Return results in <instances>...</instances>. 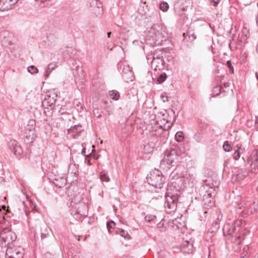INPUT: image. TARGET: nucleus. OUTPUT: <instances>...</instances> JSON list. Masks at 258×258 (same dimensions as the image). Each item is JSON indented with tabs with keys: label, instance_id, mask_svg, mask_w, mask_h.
Wrapping results in <instances>:
<instances>
[{
	"label": "nucleus",
	"instance_id": "f257e3e1",
	"mask_svg": "<svg viewBox=\"0 0 258 258\" xmlns=\"http://www.w3.org/2000/svg\"><path fill=\"white\" fill-rule=\"evenodd\" d=\"M174 173L171 175L170 184L167 189L164 204L166 213H171L176 210L177 203L180 195V190L184 186V179L181 176L175 177Z\"/></svg>",
	"mask_w": 258,
	"mask_h": 258
},
{
	"label": "nucleus",
	"instance_id": "f03ea898",
	"mask_svg": "<svg viewBox=\"0 0 258 258\" xmlns=\"http://www.w3.org/2000/svg\"><path fill=\"white\" fill-rule=\"evenodd\" d=\"M219 182L214 180L209 177L203 181V185L200 188L201 195L203 196V200H207L210 203L216 195L215 188L218 187Z\"/></svg>",
	"mask_w": 258,
	"mask_h": 258
},
{
	"label": "nucleus",
	"instance_id": "7ed1b4c3",
	"mask_svg": "<svg viewBox=\"0 0 258 258\" xmlns=\"http://www.w3.org/2000/svg\"><path fill=\"white\" fill-rule=\"evenodd\" d=\"M180 153L173 148L167 150L165 153L164 157L161 160L160 167L162 169H170L176 166L179 162V155Z\"/></svg>",
	"mask_w": 258,
	"mask_h": 258
},
{
	"label": "nucleus",
	"instance_id": "20e7f679",
	"mask_svg": "<svg viewBox=\"0 0 258 258\" xmlns=\"http://www.w3.org/2000/svg\"><path fill=\"white\" fill-rule=\"evenodd\" d=\"M148 183L157 188H161L164 183V179L161 172L158 169H154L150 172L147 176Z\"/></svg>",
	"mask_w": 258,
	"mask_h": 258
},
{
	"label": "nucleus",
	"instance_id": "39448f33",
	"mask_svg": "<svg viewBox=\"0 0 258 258\" xmlns=\"http://www.w3.org/2000/svg\"><path fill=\"white\" fill-rule=\"evenodd\" d=\"M242 160L244 161L245 165L248 166L247 167L249 172L255 174L258 173V151L254 150L247 157L245 161L244 157H242Z\"/></svg>",
	"mask_w": 258,
	"mask_h": 258
},
{
	"label": "nucleus",
	"instance_id": "423d86ee",
	"mask_svg": "<svg viewBox=\"0 0 258 258\" xmlns=\"http://www.w3.org/2000/svg\"><path fill=\"white\" fill-rule=\"evenodd\" d=\"M165 34H166L165 27L159 24H154L148 31L149 36L156 42L163 38Z\"/></svg>",
	"mask_w": 258,
	"mask_h": 258
},
{
	"label": "nucleus",
	"instance_id": "0eeeda50",
	"mask_svg": "<svg viewBox=\"0 0 258 258\" xmlns=\"http://www.w3.org/2000/svg\"><path fill=\"white\" fill-rule=\"evenodd\" d=\"M56 97L57 94L54 90H48L42 101V106L46 109H52L54 107Z\"/></svg>",
	"mask_w": 258,
	"mask_h": 258
},
{
	"label": "nucleus",
	"instance_id": "6e6552de",
	"mask_svg": "<svg viewBox=\"0 0 258 258\" xmlns=\"http://www.w3.org/2000/svg\"><path fill=\"white\" fill-rule=\"evenodd\" d=\"M172 123L166 125L165 124L164 126L157 124L155 126H152L150 130V136L153 138V139H156L158 138H161L162 135H164V131H167L171 126Z\"/></svg>",
	"mask_w": 258,
	"mask_h": 258
},
{
	"label": "nucleus",
	"instance_id": "1a4fd4ad",
	"mask_svg": "<svg viewBox=\"0 0 258 258\" xmlns=\"http://www.w3.org/2000/svg\"><path fill=\"white\" fill-rule=\"evenodd\" d=\"M6 254L9 258H23L24 249L19 246H10L7 250Z\"/></svg>",
	"mask_w": 258,
	"mask_h": 258
},
{
	"label": "nucleus",
	"instance_id": "9d476101",
	"mask_svg": "<svg viewBox=\"0 0 258 258\" xmlns=\"http://www.w3.org/2000/svg\"><path fill=\"white\" fill-rule=\"evenodd\" d=\"M0 237L5 242L10 243L16 239L15 233L8 229H4L0 233Z\"/></svg>",
	"mask_w": 258,
	"mask_h": 258
},
{
	"label": "nucleus",
	"instance_id": "9b49d317",
	"mask_svg": "<svg viewBox=\"0 0 258 258\" xmlns=\"http://www.w3.org/2000/svg\"><path fill=\"white\" fill-rule=\"evenodd\" d=\"M234 152L232 157L235 160H238L240 158V156L243 155L245 152L244 148L239 145L235 146L234 148Z\"/></svg>",
	"mask_w": 258,
	"mask_h": 258
},
{
	"label": "nucleus",
	"instance_id": "f8f14e48",
	"mask_svg": "<svg viewBox=\"0 0 258 258\" xmlns=\"http://www.w3.org/2000/svg\"><path fill=\"white\" fill-rule=\"evenodd\" d=\"M183 1H180L176 3L174 5V10L176 13L179 15L182 16L183 15L184 12L186 11L187 8L184 6H182Z\"/></svg>",
	"mask_w": 258,
	"mask_h": 258
},
{
	"label": "nucleus",
	"instance_id": "ddd939ff",
	"mask_svg": "<svg viewBox=\"0 0 258 258\" xmlns=\"http://www.w3.org/2000/svg\"><path fill=\"white\" fill-rule=\"evenodd\" d=\"M24 132L26 138L29 141H32L35 138L34 127L32 125L28 126Z\"/></svg>",
	"mask_w": 258,
	"mask_h": 258
},
{
	"label": "nucleus",
	"instance_id": "4468645a",
	"mask_svg": "<svg viewBox=\"0 0 258 258\" xmlns=\"http://www.w3.org/2000/svg\"><path fill=\"white\" fill-rule=\"evenodd\" d=\"M13 5L8 0H1L0 1V11H6L11 9Z\"/></svg>",
	"mask_w": 258,
	"mask_h": 258
},
{
	"label": "nucleus",
	"instance_id": "2eb2a0df",
	"mask_svg": "<svg viewBox=\"0 0 258 258\" xmlns=\"http://www.w3.org/2000/svg\"><path fill=\"white\" fill-rule=\"evenodd\" d=\"M82 130V126L75 124L74 126H71L70 128H68V134H73L72 136H75L78 133H81Z\"/></svg>",
	"mask_w": 258,
	"mask_h": 258
},
{
	"label": "nucleus",
	"instance_id": "dca6fc26",
	"mask_svg": "<svg viewBox=\"0 0 258 258\" xmlns=\"http://www.w3.org/2000/svg\"><path fill=\"white\" fill-rule=\"evenodd\" d=\"M126 71L127 72V73L122 76L123 79L127 82L132 81L134 79L133 73L129 66H127L126 67Z\"/></svg>",
	"mask_w": 258,
	"mask_h": 258
},
{
	"label": "nucleus",
	"instance_id": "f3484780",
	"mask_svg": "<svg viewBox=\"0 0 258 258\" xmlns=\"http://www.w3.org/2000/svg\"><path fill=\"white\" fill-rule=\"evenodd\" d=\"M248 174V172L245 169H241L238 170V173L235 176L238 181H240L246 177Z\"/></svg>",
	"mask_w": 258,
	"mask_h": 258
},
{
	"label": "nucleus",
	"instance_id": "a211bd4d",
	"mask_svg": "<svg viewBox=\"0 0 258 258\" xmlns=\"http://www.w3.org/2000/svg\"><path fill=\"white\" fill-rule=\"evenodd\" d=\"M155 144L153 142H151L145 145L143 148V152L145 154H150L152 152Z\"/></svg>",
	"mask_w": 258,
	"mask_h": 258
},
{
	"label": "nucleus",
	"instance_id": "6ab92c4d",
	"mask_svg": "<svg viewBox=\"0 0 258 258\" xmlns=\"http://www.w3.org/2000/svg\"><path fill=\"white\" fill-rule=\"evenodd\" d=\"M93 7L92 11L95 14L96 17H100L103 14V10L101 7V3H99L98 5H96Z\"/></svg>",
	"mask_w": 258,
	"mask_h": 258
},
{
	"label": "nucleus",
	"instance_id": "aec40b11",
	"mask_svg": "<svg viewBox=\"0 0 258 258\" xmlns=\"http://www.w3.org/2000/svg\"><path fill=\"white\" fill-rule=\"evenodd\" d=\"M99 178L101 180L103 184L104 182H108L110 181V178L104 170L100 172L99 174Z\"/></svg>",
	"mask_w": 258,
	"mask_h": 258
},
{
	"label": "nucleus",
	"instance_id": "412c9836",
	"mask_svg": "<svg viewBox=\"0 0 258 258\" xmlns=\"http://www.w3.org/2000/svg\"><path fill=\"white\" fill-rule=\"evenodd\" d=\"M68 258H79V256L77 254V252L75 249L71 248L69 249L68 252Z\"/></svg>",
	"mask_w": 258,
	"mask_h": 258
},
{
	"label": "nucleus",
	"instance_id": "4be33fe9",
	"mask_svg": "<svg viewBox=\"0 0 258 258\" xmlns=\"http://www.w3.org/2000/svg\"><path fill=\"white\" fill-rule=\"evenodd\" d=\"M183 133L181 131H179L176 133L175 136L176 140L178 142H181L183 139Z\"/></svg>",
	"mask_w": 258,
	"mask_h": 258
},
{
	"label": "nucleus",
	"instance_id": "5701e85b",
	"mask_svg": "<svg viewBox=\"0 0 258 258\" xmlns=\"http://www.w3.org/2000/svg\"><path fill=\"white\" fill-rule=\"evenodd\" d=\"M77 171V168L76 167V165L75 164H70L69 167L68 172L75 174Z\"/></svg>",
	"mask_w": 258,
	"mask_h": 258
},
{
	"label": "nucleus",
	"instance_id": "b1692460",
	"mask_svg": "<svg viewBox=\"0 0 258 258\" xmlns=\"http://www.w3.org/2000/svg\"><path fill=\"white\" fill-rule=\"evenodd\" d=\"M110 97L114 100H117L118 99L119 95L118 92L116 91H111L110 92L109 94Z\"/></svg>",
	"mask_w": 258,
	"mask_h": 258
},
{
	"label": "nucleus",
	"instance_id": "393cba45",
	"mask_svg": "<svg viewBox=\"0 0 258 258\" xmlns=\"http://www.w3.org/2000/svg\"><path fill=\"white\" fill-rule=\"evenodd\" d=\"M223 148L225 152H229L231 151L232 147L228 141H225L223 144Z\"/></svg>",
	"mask_w": 258,
	"mask_h": 258
},
{
	"label": "nucleus",
	"instance_id": "a878e982",
	"mask_svg": "<svg viewBox=\"0 0 258 258\" xmlns=\"http://www.w3.org/2000/svg\"><path fill=\"white\" fill-rule=\"evenodd\" d=\"M167 79V75L165 73H163L161 74L159 77L157 79V82L158 83L161 84L164 82L166 79Z\"/></svg>",
	"mask_w": 258,
	"mask_h": 258
},
{
	"label": "nucleus",
	"instance_id": "bb28decb",
	"mask_svg": "<svg viewBox=\"0 0 258 258\" xmlns=\"http://www.w3.org/2000/svg\"><path fill=\"white\" fill-rule=\"evenodd\" d=\"M152 62H157L158 63H160L161 62L162 63L163 60L161 57L156 55V54H154L152 56Z\"/></svg>",
	"mask_w": 258,
	"mask_h": 258
},
{
	"label": "nucleus",
	"instance_id": "cd10ccee",
	"mask_svg": "<svg viewBox=\"0 0 258 258\" xmlns=\"http://www.w3.org/2000/svg\"><path fill=\"white\" fill-rule=\"evenodd\" d=\"M160 8L163 12H166L169 9V5L166 2H163L160 4Z\"/></svg>",
	"mask_w": 258,
	"mask_h": 258
},
{
	"label": "nucleus",
	"instance_id": "c85d7f7f",
	"mask_svg": "<svg viewBox=\"0 0 258 258\" xmlns=\"http://www.w3.org/2000/svg\"><path fill=\"white\" fill-rule=\"evenodd\" d=\"M14 153L16 156L21 155L22 153L21 147L18 146H16L14 148Z\"/></svg>",
	"mask_w": 258,
	"mask_h": 258
},
{
	"label": "nucleus",
	"instance_id": "c756f323",
	"mask_svg": "<svg viewBox=\"0 0 258 258\" xmlns=\"http://www.w3.org/2000/svg\"><path fill=\"white\" fill-rule=\"evenodd\" d=\"M54 184L56 186L58 187L59 188L62 187L63 186V179H61L60 180L55 179L54 181Z\"/></svg>",
	"mask_w": 258,
	"mask_h": 258
},
{
	"label": "nucleus",
	"instance_id": "7c9ffc66",
	"mask_svg": "<svg viewBox=\"0 0 258 258\" xmlns=\"http://www.w3.org/2000/svg\"><path fill=\"white\" fill-rule=\"evenodd\" d=\"M174 149H175L178 153H180L179 156L185 152L184 147L181 144H180L179 146H177Z\"/></svg>",
	"mask_w": 258,
	"mask_h": 258
},
{
	"label": "nucleus",
	"instance_id": "2f4dec72",
	"mask_svg": "<svg viewBox=\"0 0 258 258\" xmlns=\"http://www.w3.org/2000/svg\"><path fill=\"white\" fill-rule=\"evenodd\" d=\"M156 219V216L153 215H147L145 217V220L148 222H151L154 221Z\"/></svg>",
	"mask_w": 258,
	"mask_h": 258
},
{
	"label": "nucleus",
	"instance_id": "473e14b6",
	"mask_svg": "<svg viewBox=\"0 0 258 258\" xmlns=\"http://www.w3.org/2000/svg\"><path fill=\"white\" fill-rule=\"evenodd\" d=\"M157 227L158 228V229L161 231V232H164V231H165L166 230V226L164 225V224L163 222H160L159 223H158L157 224Z\"/></svg>",
	"mask_w": 258,
	"mask_h": 258
},
{
	"label": "nucleus",
	"instance_id": "72a5a7b5",
	"mask_svg": "<svg viewBox=\"0 0 258 258\" xmlns=\"http://www.w3.org/2000/svg\"><path fill=\"white\" fill-rule=\"evenodd\" d=\"M117 232L119 233L122 237H123L125 238H127L129 237L127 232L123 229H118V231H117Z\"/></svg>",
	"mask_w": 258,
	"mask_h": 258
},
{
	"label": "nucleus",
	"instance_id": "f704fd0d",
	"mask_svg": "<svg viewBox=\"0 0 258 258\" xmlns=\"http://www.w3.org/2000/svg\"><path fill=\"white\" fill-rule=\"evenodd\" d=\"M28 71L31 74H36L38 72L37 68H36V67H35L33 66H31L28 67Z\"/></svg>",
	"mask_w": 258,
	"mask_h": 258
},
{
	"label": "nucleus",
	"instance_id": "c9c22d12",
	"mask_svg": "<svg viewBox=\"0 0 258 258\" xmlns=\"http://www.w3.org/2000/svg\"><path fill=\"white\" fill-rule=\"evenodd\" d=\"M106 225L108 231L110 232L111 229L113 228L115 226V223L113 221H111L110 222H107Z\"/></svg>",
	"mask_w": 258,
	"mask_h": 258
},
{
	"label": "nucleus",
	"instance_id": "e433bc0d",
	"mask_svg": "<svg viewBox=\"0 0 258 258\" xmlns=\"http://www.w3.org/2000/svg\"><path fill=\"white\" fill-rule=\"evenodd\" d=\"M243 223V220L242 219H239L234 222L233 223L235 227H236L237 228H239L240 227L241 225Z\"/></svg>",
	"mask_w": 258,
	"mask_h": 258
},
{
	"label": "nucleus",
	"instance_id": "4c0bfd02",
	"mask_svg": "<svg viewBox=\"0 0 258 258\" xmlns=\"http://www.w3.org/2000/svg\"><path fill=\"white\" fill-rule=\"evenodd\" d=\"M77 68V71H78V73L79 74L78 75V77L80 78H81L83 77V70L81 68L79 67V66H77L76 67Z\"/></svg>",
	"mask_w": 258,
	"mask_h": 258
},
{
	"label": "nucleus",
	"instance_id": "58836bf2",
	"mask_svg": "<svg viewBox=\"0 0 258 258\" xmlns=\"http://www.w3.org/2000/svg\"><path fill=\"white\" fill-rule=\"evenodd\" d=\"M99 3H101L100 0H90V6L91 7H94L96 5H98Z\"/></svg>",
	"mask_w": 258,
	"mask_h": 258
},
{
	"label": "nucleus",
	"instance_id": "ea45409f",
	"mask_svg": "<svg viewBox=\"0 0 258 258\" xmlns=\"http://www.w3.org/2000/svg\"><path fill=\"white\" fill-rule=\"evenodd\" d=\"M237 229V228L236 227H235L234 224H233L232 228L228 230V234H232L236 231Z\"/></svg>",
	"mask_w": 258,
	"mask_h": 258
},
{
	"label": "nucleus",
	"instance_id": "a19ab883",
	"mask_svg": "<svg viewBox=\"0 0 258 258\" xmlns=\"http://www.w3.org/2000/svg\"><path fill=\"white\" fill-rule=\"evenodd\" d=\"M161 98L163 100L164 102H167L168 101V97L165 94H162L161 95Z\"/></svg>",
	"mask_w": 258,
	"mask_h": 258
},
{
	"label": "nucleus",
	"instance_id": "79ce46f5",
	"mask_svg": "<svg viewBox=\"0 0 258 258\" xmlns=\"http://www.w3.org/2000/svg\"><path fill=\"white\" fill-rule=\"evenodd\" d=\"M211 3L213 6L216 7L220 2V0H210Z\"/></svg>",
	"mask_w": 258,
	"mask_h": 258
},
{
	"label": "nucleus",
	"instance_id": "37998d69",
	"mask_svg": "<svg viewBox=\"0 0 258 258\" xmlns=\"http://www.w3.org/2000/svg\"><path fill=\"white\" fill-rule=\"evenodd\" d=\"M227 65L229 67V68L231 70H232V73H233V68L232 67L231 63L230 61V60H228L227 61Z\"/></svg>",
	"mask_w": 258,
	"mask_h": 258
},
{
	"label": "nucleus",
	"instance_id": "c03bdc74",
	"mask_svg": "<svg viewBox=\"0 0 258 258\" xmlns=\"http://www.w3.org/2000/svg\"><path fill=\"white\" fill-rule=\"evenodd\" d=\"M219 222L220 221H218L217 220H216L214 223H216V227L215 228V230H217L219 228Z\"/></svg>",
	"mask_w": 258,
	"mask_h": 258
},
{
	"label": "nucleus",
	"instance_id": "a18cd8bd",
	"mask_svg": "<svg viewBox=\"0 0 258 258\" xmlns=\"http://www.w3.org/2000/svg\"><path fill=\"white\" fill-rule=\"evenodd\" d=\"M255 127L258 130V116H255Z\"/></svg>",
	"mask_w": 258,
	"mask_h": 258
},
{
	"label": "nucleus",
	"instance_id": "49530a36",
	"mask_svg": "<svg viewBox=\"0 0 258 258\" xmlns=\"http://www.w3.org/2000/svg\"><path fill=\"white\" fill-rule=\"evenodd\" d=\"M222 217H223V215L222 214H221L220 213H219L218 215H217V219L218 221H220L222 219Z\"/></svg>",
	"mask_w": 258,
	"mask_h": 258
},
{
	"label": "nucleus",
	"instance_id": "de8ad7c7",
	"mask_svg": "<svg viewBox=\"0 0 258 258\" xmlns=\"http://www.w3.org/2000/svg\"><path fill=\"white\" fill-rule=\"evenodd\" d=\"M126 66H124L123 67L122 71V76L123 75H124L125 74H126L127 72V71H126Z\"/></svg>",
	"mask_w": 258,
	"mask_h": 258
},
{
	"label": "nucleus",
	"instance_id": "09e8293b",
	"mask_svg": "<svg viewBox=\"0 0 258 258\" xmlns=\"http://www.w3.org/2000/svg\"><path fill=\"white\" fill-rule=\"evenodd\" d=\"M30 204H31V208H32V211H33V210H36V206L35 205H34L32 203H30Z\"/></svg>",
	"mask_w": 258,
	"mask_h": 258
},
{
	"label": "nucleus",
	"instance_id": "8fccbe9b",
	"mask_svg": "<svg viewBox=\"0 0 258 258\" xmlns=\"http://www.w3.org/2000/svg\"><path fill=\"white\" fill-rule=\"evenodd\" d=\"M234 242L237 245H239L241 244V241L239 240H237L236 238Z\"/></svg>",
	"mask_w": 258,
	"mask_h": 258
},
{
	"label": "nucleus",
	"instance_id": "3c124183",
	"mask_svg": "<svg viewBox=\"0 0 258 258\" xmlns=\"http://www.w3.org/2000/svg\"><path fill=\"white\" fill-rule=\"evenodd\" d=\"M79 213H80L81 215H85V214H86V212H81V211L80 210V207H79Z\"/></svg>",
	"mask_w": 258,
	"mask_h": 258
},
{
	"label": "nucleus",
	"instance_id": "603ef678",
	"mask_svg": "<svg viewBox=\"0 0 258 258\" xmlns=\"http://www.w3.org/2000/svg\"><path fill=\"white\" fill-rule=\"evenodd\" d=\"M212 227H213V230H215V228L216 227V223H213V225H212Z\"/></svg>",
	"mask_w": 258,
	"mask_h": 258
},
{
	"label": "nucleus",
	"instance_id": "864d4df0",
	"mask_svg": "<svg viewBox=\"0 0 258 258\" xmlns=\"http://www.w3.org/2000/svg\"><path fill=\"white\" fill-rule=\"evenodd\" d=\"M85 148H83L82 150V154L83 155H85Z\"/></svg>",
	"mask_w": 258,
	"mask_h": 258
},
{
	"label": "nucleus",
	"instance_id": "5fc2aeb1",
	"mask_svg": "<svg viewBox=\"0 0 258 258\" xmlns=\"http://www.w3.org/2000/svg\"><path fill=\"white\" fill-rule=\"evenodd\" d=\"M188 243H189V242H188V241H186L185 242V243L183 244V246H187V245H188Z\"/></svg>",
	"mask_w": 258,
	"mask_h": 258
},
{
	"label": "nucleus",
	"instance_id": "6e6d98bb",
	"mask_svg": "<svg viewBox=\"0 0 258 258\" xmlns=\"http://www.w3.org/2000/svg\"><path fill=\"white\" fill-rule=\"evenodd\" d=\"M111 34V32H108V33H107V37H108V38H109V37H110Z\"/></svg>",
	"mask_w": 258,
	"mask_h": 258
},
{
	"label": "nucleus",
	"instance_id": "4d7b16f0",
	"mask_svg": "<svg viewBox=\"0 0 258 258\" xmlns=\"http://www.w3.org/2000/svg\"><path fill=\"white\" fill-rule=\"evenodd\" d=\"M246 254H247V253L245 254H244V255L240 256V258H244V257H246Z\"/></svg>",
	"mask_w": 258,
	"mask_h": 258
},
{
	"label": "nucleus",
	"instance_id": "13d9d810",
	"mask_svg": "<svg viewBox=\"0 0 258 258\" xmlns=\"http://www.w3.org/2000/svg\"><path fill=\"white\" fill-rule=\"evenodd\" d=\"M256 52H257V53L258 54V42H257V45L256 46Z\"/></svg>",
	"mask_w": 258,
	"mask_h": 258
},
{
	"label": "nucleus",
	"instance_id": "bf43d9fd",
	"mask_svg": "<svg viewBox=\"0 0 258 258\" xmlns=\"http://www.w3.org/2000/svg\"><path fill=\"white\" fill-rule=\"evenodd\" d=\"M195 39H196V36H193L192 37V39H190V40H195Z\"/></svg>",
	"mask_w": 258,
	"mask_h": 258
},
{
	"label": "nucleus",
	"instance_id": "052dcab7",
	"mask_svg": "<svg viewBox=\"0 0 258 258\" xmlns=\"http://www.w3.org/2000/svg\"><path fill=\"white\" fill-rule=\"evenodd\" d=\"M240 238H241V236H240V235H239V236H238L236 237V239H237V240H240Z\"/></svg>",
	"mask_w": 258,
	"mask_h": 258
},
{
	"label": "nucleus",
	"instance_id": "680f3d73",
	"mask_svg": "<svg viewBox=\"0 0 258 258\" xmlns=\"http://www.w3.org/2000/svg\"><path fill=\"white\" fill-rule=\"evenodd\" d=\"M38 2H45L46 0H36Z\"/></svg>",
	"mask_w": 258,
	"mask_h": 258
},
{
	"label": "nucleus",
	"instance_id": "e2e57ef3",
	"mask_svg": "<svg viewBox=\"0 0 258 258\" xmlns=\"http://www.w3.org/2000/svg\"><path fill=\"white\" fill-rule=\"evenodd\" d=\"M71 117H72L73 118H74V117L70 115V117L68 118V119L69 120V121L71 120Z\"/></svg>",
	"mask_w": 258,
	"mask_h": 258
},
{
	"label": "nucleus",
	"instance_id": "0e129e2a",
	"mask_svg": "<svg viewBox=\"0 0 258 258\" xmlns=\"http://www.w3.org/2000/svg\"><path fill=\"white\" fill-rule=\"evenodd\" d=\"M256 21L257 25L258 26V16H257Z\"/></svg>",
	"mask_w": 258,
	"mask_h": 258
},
{
	"label": "nucleus",
	"instance_id": "69168bd1",
	"mask_svg": "<svg viewBox=\"0 0 258 258\" xmlns=\"http://www.w3.org/2000/svg\"><path fill=\"white\" fill-rule=\"evenodd\" d=\"M52 64H50L48 66V69H51V66H52Z\"/></svg>",
	"mask_w": 258,
	"mask_h": 258
},
{
	"label": "nucleus",
	"instance_id": "338daca9",
	"mask_svg": "<svg viewBox=\"0 0 258 258\" xmlns=\"http://www.w3.org/2000/svg\"><path fill=\"white\" fill-rule=\"evenodd\" d=\"M82 207H84L85 208H86V205H82Z\"/></svg>",
	"mask_w": 258,
	"mask_h": 258
},
{
	"label": "nucleus",
	"instance_id": "774afa93",
	"mask_svg": "<svg viewBox=\"0 0 258 258\" xmlns=\"http://www.w3.org/2000/svg\"><path fill=\"white\" fill-rule=\"evenodd\" d=\"M163 138H164V137H165V139H166V138H167V137H166V136H165V135H163Z\"/></svg>",
	"mask_w": 258,
	"mask_h": 258
}]
</instances>
